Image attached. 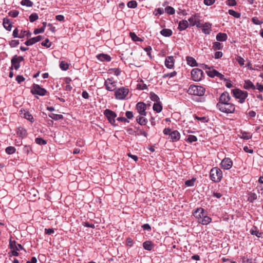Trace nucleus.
I'll list each match as a JSON object with an SVG mask.
<instances>
[{"label":"nucleus","mask_w":263,"mask_h":263,"mask_svg":"<svg viewBox=\"0 0 263 263\" xmlns=\"http://www.w3.org/2000/svg\"><path fill=\"white\" fill-rule=\"evenodd\" d=\"M137 122L141 125H145L147 120L143 116H139L136 118Z\"/></svg>","instance_id":"7c9ffc66"},{"label":"nucleus","mask_w":263,"mask_h":263,"mask_svg":"<svg viewBox=\"0 0 263 263\" xmlns=\"http://www.w3.org/2000/svg\"><path fill=\"white\" fill-rule=\"evenodd\" d=\"M233 96L237 99H239V102L240 103H243L246 99L248 97V92L246 91H242L239 89H235L232 90Z\"/></svg>","instance_id":"39448f33"},{"label":"nucleus","mask_w":263,"mask_h":263,"mask_svg":"<svg viewBox=\"0 0 263 263\" xmlns=\"http://www.w3.org/2000/svg\"><path fill=\"white\" fill-rule=\"evenodd\" d=\"M226 4L230 6H234L236 5V2L235 0H227Z\"/></svg>","instance_id":"e2e57ef3"},{"label":"nucleus","mask_w":263,"mask_h":263,"mask_svg":"<svg viewBox=\"0 0 263 263\" xmlns=\"http://www.w3.org/2000/svg\"><path fill=\"white\" fill-rule=\"evenodd\" d=\"M193 215L197 219L198 222L203 225H206L211 222L212 219L206 215L205 210L202 208L193 211Z\"/></svg>","instance_id":"f257e3e1"},{"label":"nucleus","mask_w":263,"mask_h":263,"mask_svg":"<svg viewBox=\"0 0 263 263\" xmlns=\"http://www.w3.org/2000/svg\"><path fill=\"white\" fill-rule=\"evenodd\" d=\"M191 76L194 81H199L202 79L203 71L199 68H194L191 71Z\"/></svg>","instance_id":"6e6552de"},{"label":"nucleus","mask_w":263,"mask_h":263,"mask_svg":"<svg viewBox=\"0 0 263 263\" xmlns=\"http://www.w3.org/2000/svg\"><path fill=\"white\" fill-rule=\"evenodd\" d=\"M10 45L11 47H15L19 44V41L18 40H12L10 42Z\"/></svg>","instance_id":"680f3d73"},{"label":"nucleus","mask_w":263,"mask_h":263,"mask_svg":"<svg viewBox=\"0 0 263 263\" xmlns=\"http://www.w3.org/2000/svg\"><path fill=\"white\" fill-rule=\"evenodd\" d=\"M150 98L152 101L156 102V103L158 102L159 100V97L154 92H152L150 93Z\"/></svg>","instance_id":"c03bdc74"},{"label":"nucleus","mask_w":263,"mask_h":263,"mask_svg":"<svg viewBox=\"0 0 263 263\" xmlns=\"http://www.w3.org/2000/svg\"><path fill=\"white\" fill-rule=\"evenodd\" d=\"M25 80V78L23 76L21 75H18L16 77V81L18 83L20 84L21 82L24 81Z\"/></svg>","instance_id":"69168bd1"},{"label":"nucleus","mask_w":263,"mask_h":263,"mask_svg":"<svg viewBox=\"0 0 263 263\" xmlns=\"http://www.w3.org/2000/svg\"><path fill=\"white\" fill-rule=\"evenodd\" d=\"M104 115L107 118L109 122L114 125L115 122V118L117 117V114L113 111L106 109L104 111Z\"/></svg>","instance_id":"1a4fd4ad"},{"label":"nucleus","mask_w":263,"mask_h":263,"mask_svg":"<svg viewBox=\"0 0 263 263\" xmlns=\"http://www.w3.org/2000/svg\"><path fill=\"white\" fill-rule=\"evenodd\" d=\"M160 33L165 37H170L172 35V31L170 29H163L160 31Z\"/></svg>","instance_id":"c756f323"},{"label":"nucleus","mask_w":263,"mask_h":263,"mask_svg":"<svg viewBox=\"0 0 263 263\" xmlns=\"http://www.w3.org/2000/svg\"><path fill=\"white\" fill-rule=\"evenodd\" d=\"M210 176L212 181L215 182H219L222 178V172L219 168L215 167L211 170Z\"/></svg>","instance_id":"f03ea898"},{"label":"nucleus","mask_w":263,"mask_h":263,"mask_svg":"<svg viewBox=\"0 0 263 263\" xmlns=\"http://www.w3.org/2000/svg\"><path fill=\"white\" fill-rule=\"evenodd\" d=\"M237 61L240 66H243L244 65L245 60L241 57H238V58L237 59Z\"/></svg>","instance_id":"774afa93"},{"label":"nucleus","mask_w":263,"mask_h":263,"mask_svg":"<svg viewBox=\"0 0 263 263\" xmlns=\"http://www.w3.org/2000/svg\"><path fill=\"white\" fill-rule=\"evenodd\" d=\"M211 24L209 23H205L204 24H203L202 29V32L206 34H210L211 32Z\"/></svg>","instance_id":"5701e85b"},{"label":"nucleus","mask_w":263,"mask_h":263,"mask_svg":"<svg viewBox=\"0 0 263 263\" xmlns=\"http://www.w3.org/2000/svg\"><path fill=\"white\" fill-rule=\"evenodd\" d=\"M257 198V194L254 192H250L248 194V201L250 202H253Z\"/></svg>","instance_id":"a878e982"},{"label":"nucleus","mask_w":263,"mask_h":263,"mask_svg":"<svg viewBox=\"0 0 263 263\" xmlns=\"http://www.w3.org/2000/svg\"><path fill=\"white\" fill-rule=\"evenodd\" d=\"M205 88L201 86L191 85L187 90L189 95L202 96L205 93Z\"/></svg>","instance_id":"7ed1b4c3"},{"label":"nucleus","mask_w":263,"mask_h":263,"mask_svg":"<svg viewBox=\"0 0 263 263\" xmlns=\"http://www.w3.org/2000/svg\"><path fill=\"white\" fill-rule=\"evenodd\" d=\"M141 83H139L137 85V88L139 90H144L146 89L147 87V85L143 83V81H141Z\"/></svg>","instance_id":"603ef678"},{"label":"nucleus","mask_w":263,"mask_h":263,"mask_svg":"<svg viewBox=\"0 0 263 263\" xmlns=\"http://www.w3.org/2000/svg\"><path fill=\"white\" fill-rule=\"evenodd\" d=\"M130 37L135 42H142L143 40L139 37L134 32H130Z\"/></svg>","instance_id":"f704fd0d"},{"label":"nucleus","mask_w":263,"mask_h":263,"mask_svg":"<svg viewBox=\"0 0 263 263\" xmlns=\"http://www.w3.org/2000/svg\"><path fill=\"white\" fill-rule=\"evenodd\" d=\"M195 181V178H192L191 180H187L185 182V185L187 186H193L194 185Z\"/></svg>","instance_id":"3c124183"},{"label":"nucleus","mask_w":263,"mask_h":263,"mask_svg":"<svg viewBox=\"0 0 263 263\" xmlns=\"http://www.w3.org/2000/svg\"><path fill=\"white\" fill-rule=\"evenodd\" d=\"M117 82L112 81L111 79H108L105 82V86L108 91H114L116 88Z\"/></svg>","instance_id":"9b49d317"},{"label":"nucleus","mask_w":263,"mask_h":263,"mask_svg":"<svg viewBox=\"0 0 263 263\" xmlns=\"http://www.w3.org/2000/svg\"><path fill=\"white\" fill-rule=\"evenodd\" d=\"M222 47V46L219 42H216L213 44V48L214 50H219L221 49Z\"/></svg>","instance_id":"5fc2aeb1"},{"label":"nucleus","mask_w":263,"mask_h":263,"mask_svg":"<svg viewBox=\"0 0 263 263\" xmlns=\"http://www.w3.org/2000/svg\"><path fill=\"white\" fill-rule=\"evenodd\" d=\"M243 88L246 89H252L253 90H254L255 89H256V87L255 86V85L251 81L249 80L245 81Z\"/></svg>","instance_id":"b1692460"},{"label":"nucleus","mask_w":263,"mask_h":263,"mask_svg":"<svg viewBox=\"0 0 263 263\" xmlns=\"http://www.w3.org/2000/svg\"><path fill=\"white\" fill-rule=\"evenodd\" d=\"M35 142L37 144H39L41 145H45L47 143V142L46 140H45L44 139H43V138H40V137H37V138H35Z\"/></svg>","instance_id":"ea45409f"},{"label":"nucleus","mask_w":263,"mask_h":263,"mask_svg":"<svg viewBox=\"0 0 263 263\" xmlns=\"http://www.w3.org/2000/svg\"><path fill=\"white\" fill-rule=\"evenodd\" d=\"M38 15L36 13H32L29 16L30 22H33L38 19Z\"/></svg>","instance_id":"864d4df0"},{"label":"nucleus","mask_w":263,"mask_h":263,"mask_svg":"<svg viewBox=\"0 0 263 263\" xmlns=\"http://www.w3.org/2000/svg\"><path fill=\"white\" fill-rule=\"evenodd\" d=\"M217 70L213 69V68H209V70L206 72L208 75L211 78H214L217 73Z\"/></svg>","instance_id":"2f4dec72"},{"label":"nucleus","mask_w":263,"mask_h":263,"mask_svg":"<svg viewBox=\"0 0 263 263\" xmlns=\"http://www.w3.org/2000/svg\"><path fill=\"white\" fill-rule=\"evenodd\" d=\"M228 12L230 15L237 18H239L241 16V14L240 13L237 12L233 10H229Z\"/></svg>","instance_id":"58836bf2"},{"label":"nucleus","mask_w":263,"mask_h":263,"mask_svg":"<svg viewBox=\"0 0 263 263\" xmlns=\"http://www.w3.org/2000/svg\"><path fill=\"white\" fill-rule=\"evenodd\" d=\"M20 114L22 117L26 119L32 123L34 121L33 116L28 111L21 110Z\"/></svg>","instance_id":"2eb2a0df"},{"label":"nucleus","mask_w":263,"mask_h":263,"mask_svg":"<svg viewBox=\"0 0 263 263\" xmlns=\"http://www.w3.org/2000/svg\"><path fill=\"white\" fill-rule=\"evenodd\" d=\"M129 90L128 88L122 87L117 89L115 92L116 98L119 100L125 99L128 95Z\"/></svg>","instance_id":"423d86ee"},{"label":"nucleus","mask_w":263,"mask_h":263,"mask_svg":"<svg viewBox=\"0 0 263 263\" xmlns=\"http://www.w3.org/2000/svg\"><path fill=\"white\" fill-rule=\"evenodd\" d=\"M97 58L99 61L102 62H109L111 60V57L109 55L104 53H101L97 55Z\"/></svg>","instance_id":"412c9836"},{"label":"nucleus","mask_w":263,"mask_h":263,"mask_svg":"<svg viewBox=\"0 0 263 263\" xmlns=\"http://www.w3.org/2000/svg\"><path fill=\"white\" fill-rule=\"evenodd\" d=\"M6 152L8 154H12L15 152L16 149L13 146H8L6 148Z\"/></svg>","instance_id":"a18cd8bd"},{"label":"nucleus","mask_w":263,"mask_h":263,"mask_svg":"<svg viewBox=\"0 0 263 263\" xmlns=\"http://www.w3.org/2000/svg\"><path fill=\"white\" fill-rule=\"evenodd\" d=\"M8 14L9 16L12 17H16L18 16L19 12L17 10H12L10 11Z\"/></svg>","instance_id":"bf43d9fd"},{"label":"nucleus","mask_w":263,"mask_h":263,"mask_svg":"<svg viewBox=\"0 0 263 263\" xmlns=\"http://www.w3.org/2000/svg\"><path fill=\"white\" fill-rule=\"evenodd\" d=\"M216 77L219 78V79L221 80H224V81H228V79H226L224 78V75H223L221 73L219 72L218 71H217V74L216 75Z\"/></svg>","instance_id":"0e129e2a"},{"label":"nucleus","mask_w":263,"mask_h":263,"mask_svg":"<svg viewBox=\"0 0 263 263\" xmlns=\"http://www.w3.org/2000/svg\"><path fill=\"white\" fill-rule=\"evenodd\" d=\"M242 263H255L253 261V259L248 254H245L244 256L241 257Z\"/></svg>","instance_id":"c85d7f7f"},{"label":"nucleus","mask_w":263,"mask_h":263,"mask_svg":"<svg viewBox=\"0 0 263 263\" xmlns=\"http://www.w3.org/2000/svg\"><path fill=\"white\" fill-rule=\"evenodd\" d=\"M240 137L244 139L248 140L252 138V135L246 132H241L240 133Z\"/></svg>","instance_id":"c9c22d12"},{"label":"nucleus","mask_w":263,"mask_h":263,"mask_svg":"<svg viewBox=\"0 0 263 263\" xmlns=\"http://www.w3.org/2000/svg\"><path fill=\"white\" fill-rule=\"evenodd\" d=\"M180 138V134L178 130H173L171 134H170V136L168 137V139L170 140V141L173 142H177L179 140Z\"/></svg>","instance_id":"ddd939ff"},{"label":"nucleus","mask_w":263,"mask_h":263,"mask_svg":"<svg viewBox=\"0 0 263 263\" xmlns=\"http://www.w3.org/2000/svg\"><path fill=\"white\" fill-rule=\"evenodd\" d=\"M252 22L255 25H260L262 23V22L260 20H259L257 17H253L252 18Z\"/></svg>","instance_id":"052dcab7"},{"label":"nucleus","mask_w":263,"mask_h":263,"mask_svg":"<svg viewBox=\"0 0 263 263\" xmlns=\"http://www.w3.org/2000/svg\"><path fill=\"white\" fill-rule=\"evenodd\" d=\"M32 151L31 147L30 145H24L23 151L24 153L28 154L30 152Z\"/></svg>","instance_id":"4d7b16f0"},{"label":"nucleus","mask_w":263,"mask_h":263,"mask_svg":"<svg viewBox=\"0 0 263 263\" xmlns=\"http://www.w3.org/2000/svg\"><path fill=\"white\" fill-rule=\"evenodd\" d=\"M187 63L189 65L194 67L197 66V63L194 58L191 57H187L186 58Z\"/></svg>","instance_id":"cd10ccee"},{"label":"nucleus","mask_w":263,"mask_h":263,"mask_svg":"<svg viewBox=\"0 0 263 263\" xmlns=\"http://www.w3.org/2000/svg\"><path fill=\"white\" fill-rule=\"evenodd\" d=\"M153 108L156 112H160L162 109V106L160 102L155 103Z\"/></svg>","instance_id":"473e14b6"},{"label":"nucleus","mask_w":263,"mask_h":263,"mask_svg":"<svg viewBox=\"0 0 263 263\" xmlns=\"http://www.w3.org/2000/svg\"><path fill=\"white\" fill-rule=\"evenodd\" d=\"M44 32V28H40L35 29L33 31V33L35 34H37L39 33H43Z\"/></svg>","instance_id":"338daca9"},{"label":"nucleus","mask_w":263,"mask_h":263,"mask_svg":"<svg viewBox=\"0 0 263 263\" xmlns=\"http://www.w3.org/2000/svg\"><path fill=\"white\" fill-rule=\"evenodd\" d=\"M189 26L188 21L185 20H182L179 22L178 29L180 31L185 30Z\"/></svg>","instance_id":"6ab92c4d"},{"label":"nucleus","mask_w":263,"mask_h":263,"mask_svg":"<svg viewBox=\"0 0 263 263\" xmlns=\"http://www.w3.org/2000/svg\"><path fill=\"white\" fill-rule=\"evenodd\" d=\"M49 117L54 120H60L63 118V115L55 114H49Z\"/></svg>","instance_id":"4c0bfd02"},{"label":"nucleus","mask_w":263,"mask_h":263,"mask_svg":"<svg viewBox=\"0 0 263 263\" xmlns=\"http://www.w3.org/2000/svg\"><path fill=\"white\" fill-rule=\"evenodd\" d=\"M165 11L169 14H173L175 12V10L174 8L171 6H167L165 8Z\"/></svg>","instance_id":"79ce46f5"},{"label":"nucleus","mask_w":263,"mask_h":263,"mask_svg":"<svg viewBox=\"0 0 263 263\" xmlns=\"http://www.w3.org/2000/svg\"><path fill=\"white\" fill-rule=\"evenodd\" d=\"M127 6L128 8H135L137 7V3L135 1H130L127 3Z\"/></svg>","instance_id":"37998d69"},{"label":"nucleus","mask_w":263,"mask_h":263,"mask_svg":"<svg viewBox=\"0 0 263 263\" xmlns=\"http://www.w3.org/2000/svg\"><path fill=\"white\" fill-rule=\"evenodd\" d=\"M250 233L252 235L256 236L257 237H260L261 236V233L257 230V229L256 227H254V229H252L250 230Z\"/></svg>","instance_id":"72a5a7b5"},{"label":"nucleus","mask_w":263,"mask_h":263,"mask_svg":"<svg viewBox=\"0 0 263 263\" xmlns=\"http://www.w3.org/2000/svg\"><path fill=\"white\" fill-rule=\"evenodd\" d=\"M165 65L169 69H172L174 67V60L173 56H168L165 58Z\"/></svg>","instance_id":"f3484780"},{"label":"nucleus","mask_w":263,"mask_h":263,"mask_svg":"<svg viewBox=\"0 0 263 263\" xmlns=\"http://www.w3.org/2000/svg\"><path fill=\"white\" fill-rule=\"evenodd\" d=\"M36 43L34 37L31 38L25 42V44L27 46H31Z\"/></svg>","instance_id":"8fccbe9b"},{"label":"nucleus","mask_w":263,"mask_h":263,"mask_svg":"<svg viewBox=\"0 0 263 263\" xmlns=\"http://www.w3.org/2000/svg\"><path fill=\"white\" fill-rule=\"evenodd\" d=\"M136 109L140 116H145L146 112L145 110L146 109V104L142 102H138L136 105Z\"/></svg>","instance_id":"f8f14e48"},{"label":"nucleus","mask_w":263,"mask_h":263,"mask_svg":"<svg viewBox=\"0 0 263 263\" xmlns=\"http://www.w3.org/2000/svg\"><path fill=\"white\" fill-rule=\"evenodd\" d=\"M217 108L221 111L227 114L232 113L235 110L234 104L230 103L217 104Z\"/></svg>","instance_id":"20e7f679"},{"label":"nucleus","mask_w":263,"mask_h":263,"mask_svg":"<svg viewBox=\"0 0 263 263\" xmlns=\"http://www.w3.org/2000/svg\"><path fill=\"white\" fill-rule=\"evenodd\" d=\"M31 35V33L29 31L25 30H22L20 33L19 38H23L26 36L28 38L30 37Z\"/></svg>","instance_id":"e433bc0d"},{"label":"nucleus","mask_w":263,"mask_h":263,"mask_svg":"<svg viewBox=\"0 0 263 263\" xmlns=\"http://www.w3.org/2000/svg\"><path fill=\"white\" fill-rule=\"evenodd\" d=\"M220 165L222 168L228 170L232 167L233 162L230 158H225L221 161Z\"/></svg>","instance_id":"9d476101"},{"label":"nucleus","mask_w":263,"mask_h":263,"mask_svg":"<svg viewBox=\"0 0 263 263\" xmlns=\"http://www.w3.org/2000/svg\"><path fill=\"white\" fill-rule=\"evenodd\" d=\"M197 141V138L196 136L191 135H189L186 139V141L190 143H192Z\"/></svg>","instance_id":"a19ab883"},{"label":"nucleus","mask_w":263,"mask_h":263,"mask_svg":"<svg viewBox=\"0 0 263 263\" xmlns=\"http://www.w3.org/2000/svg\"><path fill=\"white\" fill-rule=\"evenodd\" d=\"M143 247L145 250L151 251L154 247V244L151 241H146L143 243Z\"/></svg>","instance_id":"bb28decb"},{"label":"nucleus","mask_w":263,"mask_h":263,"mask_svg":"<svg viewBox=\"0 0 263 263\" xmlns=\"http://www.w3.org/2000/svg\"><path fill=\"white\" fill-rule=\"evenodd\" d=\"M60 67L63 70H66L69 68V65L67 63L62 61L60 64Z\"/></svg>","instance_id":"09e8293b"},{"label":"nucleus","mask_w":263,"mask_h":263,"mask_svg":"<svg viewBox=\"0 0 263 263\" xmlns=\"http://www.w3.org/2000/svg\"><path fill=\"white\" fill-rule=\"evenodd\" d=\"M42 45L46 47V48H49L51 45V43L49 42L48 39H46L45 41L42 42Z\"/></svg>","instance_id":"6e6d98bb"},{"label":"nucleus","mask_w":263,"mask_h":263,"mask_svg":"<svg viewBox=\"0 0 263 263\" xmlns=\"http://www.w3.org/2000/svg\"><path fill=\"white\" fill-rule=\"evenodd\" d=\"M31 92L34 95L43 96L46 95L47 91L45 89L41 87L39 85L33 84L31 87Z\"/></svg>","instance_id":"0eeeda50"},{"label":"nucleus","mask_w":263,"mask_h":263,"mask_svg":"<svg viewBox=\"0 0 263 263\" xmlns=\"http://www.w3.org/2000/svg\"><path fill=\"white\" fill-rule=\"evenodd\" d=\"M21 3L22 5L27 7H31L33 5V3L30 0H22Z\"/></svg>","instance_id":"49530a36"},{"label":"nucleus","mask_w":263,"mask_h":263,"mask_svg":"<svg viewBox=\"0 0 263 263\" xmlns=\"http://www.w3.org/2000/svg\"><path fill=\"white\" fill-rule=\"evenodd\" d=\"M3 26L6 30L10 31L12 27L10 20L7 18H4L3 19Z\"/></svg>","instance_id":"4be33fe9"},{"label":"nucleus","mask_w":263,"mask_h":263,"mask_svg":"<svg viewBox=\"0 0 263 263\" xmlns=\"http://www.w3.org/2000/svg\"><path fill=\"white\" fill-rule=\"evenodd\" d=\"M163 12H164L163 9L162 8H159L156 9L155 10L153 14L155 16H159V15H160L162 14H163Z\"/></svg>","instance_id":"de8ad7c7"},{"label":"nucleus","mask_w":263,"mask_h":263,"mask_svg":"<svg viewBox=\"0 0 263 263\" xmlns=\"http://www.w3.org/2000/svg\"><path fill=\"white\" fill-rule=\"evenodd\" d=\"M188 21L190 22L189 25L191 26H195L197 23L200 22V16L198 14H194L188 19Z\"/></svg>","instance_id":"4468645a"},{"label":"nucleus","mask_w":263,"mask_h":263,"mask_svg":"<svg viewBox=\"0 0 263 263\" xmlns=\"http://www.w3.org/2000/svg\"><path fill=\"white\" fill-rule=\"evenodd\" d=\"M228 36L225 33H218L216 35V40L218 41L223 42L227 40Z\"/></svg>","instance_id":"393cba45"},{"label":"nucleus","mask_w":263,"mask_h":263,"mask_svg":"<svg viewBox=\"0 0 263 263\" xmlns=\"http://www.w3.org/2000/svg\"><path fill=\"white\" fill-rule=\"evenodd\" d=\"M11 62L12 66L10 68L11 70L13 69V67H14L15 70H17L20 68V64L19 61L17 60V59H16V55H14L12 58Z\"/></svg>","instance_id":"aec40b11"},{"label":"nucleus","mask_w":263,"mask_h":263,"mask_svg":"<svg viewBox=\"0 0 263 263\" xmlns=\"http://www.w3.org/2000/svg\"><path fill=\"white\" fill-rule=\"evenodd\" d=\"M230 100V97L229 94L228 92H223L219 98V101L217 104L227 103L229 102Z\"/></svg>","instance_id":"dca6fc26"},{"label":"nucleus","mask_w":263,"mask_h":263,"mask_svg":"<svg viewBox=\"0 0 263 263\" xmlns=\"http://www.w3.org/2000/svg\"><path fill=\"white\" fill-rule=\"evenodd\" d=\"M176 74H177V72L175 71H174L171 73L164 74L163 76V78H166L167 77L172 78V77L175 76Z\"/></svg>","instance_id":"13d9d810"},{"label":"nucleus","mask_w":263,"mask_h":263,"mask_svg":"<svg viewBox=\"0 0 263 263\" xmlns=\"http://www.w3.org/2000/svg\"><path fill=\"white\" fill-rule=\"evenodd\" d=\"M9 246L11 250H20L24 249L21 245L16 243L15 241H12L11 239L10 240Z\"/></svg>","instance_id":"a211bd4d"}]
</instances>
